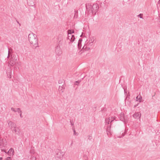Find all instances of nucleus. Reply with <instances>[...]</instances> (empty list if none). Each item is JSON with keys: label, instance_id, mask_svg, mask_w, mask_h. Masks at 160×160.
<instances>
[{"label": "nucleus", "instance_id": "39", "mask_svg": "<svg viewBox=\"0 0 160 160\" xmlns=\"http://www.w3.org/2000/svg\"><path fill=\"white\" fill-rule=\"evenodd\" d=\"M137 106V105H135L134 106V107H135V108Z\"/></svg>", "mask_w": 160, "mask_h": 160}, {"label": "nucleus", "instance_id": "15", "mask_svg": "<svg viewBox=\"0 0 160 160\" xmlns=\"http://www.w3.org/2000/svg\"><path fill=\"white\" fill-rule=\"evenodd\" d=\"M142 99V97L140 95H139L136 98V100L137 101H138L139 102H141V99Z\"/></svg>", "mask_w": 160, "mask_h": 160}, {"label": "nucleus", "instance_id": "29", "mask_svg": "<svg viewBox=\"0 0 160 160\" xmlns=\"http://www.w3.org/2000/svg\"><path fill=\"white\" fill-rule=\"evenodd\" d=\"M88 139L89 140H91L92 139V137L91 136H88Z\"/></svg>", "mask_w": 160, "mask_h": 160}, {"label": "nucleus", "instance_id": "2", "mask_svg": "<svg viewBox=\"0 0 160 160\" xmlns=\"http://www.w3.org/2000/svg\"><path fill=\"white\" fill-rule=\"evenodd\" d=\"M9 127L13 132L16 133L18 134L19 133L20 129L18 127H17L16 124L14 122L10 121L8 122Z\"/></svg>", "mask_w": 160, "mask_h": 160}, {"label": "nucleus", "instance_id": "32", "mask_svg": "<svg viewBox=\"0 0 160 160\" xmlns=\"http://www.w3.org/2000/svg\"><path fill=\"white\" fill-rule=\"evenodd\" d=\"M9 56H10V52H9V50H8V55L7 58H8L9 57Z\"/></svg>", "mask_w": 160, "mask_h": 160}, {"label": "nucleus", "instance_id": "22", "mask_svg": "<svg viewBox=\"0 0 160 160\" xmlns=\"http://www.w3.org/2000/svg\"><path fill=\"white\" fill-rule=\"evenodd\" d=\"M116 118L115 117H111V119L110 120H111L110 123H111L112 122L114 121V120H115Z\"/></svg>", "mask_w": 160, "mask_h": 160}, {"label": "nucleus", "instance_id": "19", "mask_svg": "<svg viewBox=\"0 0 160 160\" xmlns=\"http://www.w3.org/2000/svg\"><path fill=\"white\" fill-rule=\"evenodd\" d=\"M68 34H72L74 32V31L72 30H68Z\"/></svg>", "mask_w": 160, "mask_h": 160}, {"label": "nucleus", "instance_id": "23", "mask_svg": "<svg viewBox=\"0 0 160 160\" xmlns=\"http://www.w3.org/2000/svg\"><path fill=\"white\" fill-rule=\"evenodd\" d=\"M111 125V124L110 125H108V126L107 130L108 132H109L110 131Z\"/></svg>", "mask_w": 160, "mask_h": 160}, {"label": "nucleus", "instance_id": "17", "mask_svg": "<svg viewBox=\"0 0 160 160\" xmlns=\"http://www.w3.org/2000/svg\"><path fill=\"white\" fill-rule=\"evenodd\" d=\"M74 18H77L78 17V11L77 10H75L74 11Z\"/></svg>", "mask_w": 160, "mask_h": 160}, {"label": "nucleus", "instance_id": "33", "mask_svg": "<svg viewBox=\"0 0 160 160\" xmlns=\"http://www.w3.org/2000/svg\"><path fill=\"white\" fill-rule=\"evenodd\" d=\"M62 82V80H60L58 82L59 83H61Z\"/></svg>", "mask_w": 160, "mask_h": 160}, {"label": "nucleus", "instance_id": "18", "mask_svg": "<svg viewBox=\"0 0 160 160\" xmlns=\"http://www.w3.org/2000/svg\"><path fill=\"white\" fill-rule=\"evenodd\" d=\"M110 120L111 118H106L105 120V122L106 123H107V124L108 125Z\"/></svg>", "mask_w": 160, "mask_h": 160}, {"label": "nucleus", "instance_id": "3", "mask_svg": "<svg viewBox=\"0 0 160 160\" xmlns=\"http://www.w3.org/2000/svg\"><path fill=\"white\" fill-rule=\"evenodd\" d=\"M94 40V39L93 37L90 38L89 41L87 40L86 46L85 45L83 47L82 51L83 52L84 49H86L87 50H88L90 49V48H87V47L92 46L93 44Z\"/></svg>", "mask_w": 160, "mask_h": 160}, {"label": "nucleus", "instance_id": "16", "mask_svg": "<svg viewBox=\"0 0 160 160\" xmlns=\"http://www.w3.org/2000/svg\"><path fill=\"white\" fill-rule=\"evenodd\" d=\"M17 112H18L19 114H20V116L21 118H22L23 117L22 115V111L21 110V109L20 108H17Z\"/></svg>", "mask_w": 160, "mask_h": 160}, {"label": "nucleus", "instance_id": "7", "mask_svg": "<svg viewBox=\"0 0 160 160\" xmlns=\"http://www.w3.org/2000/svg\"><path fill=\"white\" fill-rule=\"evenodd\" d=\"M55 52L56 55L58 56H60L62 54V52L60 46H57L56 47Z\"/></svg>", "mask_w": 160, "mask_h": 160}, {"label": "nucleus", "instance_id": "4", "mask_svg": "<svg viewBox=\"0 0 160 160\" xmlns=\"http://www.w3.org/2000/svg\"><path fill=\"white\" fill-rule=\"evenodd\" d=\"M86 12H87L88 13H92V6L91 4L87 3L86 4Z\"/></svg>", "mask_w": 160, "mask_h": 160}, {"label": "nucleus", "instance_id": "34", "mask_svg": "<svg viewBox=\"0 0 160 160\" xmlns=\"http://www.w3.org/2000/svg\"><path fill=\"white\" fill-rule=\"evenodd\" d=\"M125 135V134L124 133H122V136L121 137H120V138H122Z\"/></svg>", "mask_w": 160, "mask_h": 160}, {"label": "nucleus", "instance_id": "8", "mask_svg": "<svg viewBox=\"0 0 160 160\" xmlns=\"http://www.w3.org/2000/svg\"><path fill=\"white\" fill-rule=\"evenodd\" d=\"M67 39H69L71 42H73L74 41L75 38L74 35L72 34H68Z\"/></svg>", "mask_w": 160, "mask_h": 160}, {"label": "nucleus", "instance_id": "14", "mask_svg": "<svg viewBox=\"0 0 160 160\" xmlns=\"http://www.w3.org/2000/svg\"><path fill=\"white\" fill-rule=\"evenodd\" d=\"M119 118L120 120L122 121H124V114L123 113H121L120 115Z\"/></svg>", "mask_w": 160, "mask_h": 160}, {"label": "nucleus", "instance_id": "38", "mask_svg": "<svg viewBox=\"0 0 160 160\" xmlns=\"http://www.w3.org/2000/svg\"><path fill=\"white\" fill-rule=\"evenodd\" d=\"M2 151H3L5 152V153H7V152H6L4 150H2Z\"/></svg>", "mask_w": 160, "mask_h": 160}, {"label": "nucleus", "instance_id": "31", "mask_svg": "<svg viewBox=\"0 0 160 160\" xmlns=\"http://www.w3.org/2000/svg\"><path fill=\"white\" fill-rule=\"evenodd\" d=\"M84 157L85 158V160H88V158L86 156H84Z\"/></svg>", "mask_w": 160, "mask_h": 160}, {"label": "nucleus", "instance_id": "9", "mask_svg": "<svg viewBox=\"0 0 160 160\" xmlns=\"http://www.w3.org/2000/svg\"><path fill=\"white\" fill-rule=\"evenodd\" d=\"M64 154V153L63 152H59L57 153V156L56 157L58 158L59 159H62V158Z\"/></svg>", "mask_w": 160, "mask_h": 160}, {"label": "nucleus", "instance_id": "37", "mask_svg": "<svg viewBox=\"0 0 160 160\" xmlns=\"http://www.w3.org/2000/svg\"><path fill=\"white\" fill-rule=\"evenodd\" d=\"M2 158L1 157L0 158V160H2Z\"/></svg>", "mask_w": 160, "mask_h": 160}, {"label": "nucleus", "instance_id": "5", "mask_svg": "<svg viewBox=\"0 0 160 160\" xmlns=\"http://www.w3.org/2000/svg\"><path fill=\"white\" fill-rule=\"evenodd\" d=\"M17 59L15 58L14 56H11L10 61H8L9 65L11 66L14 65L17 62Z\"/></svg>", "mask_w": 160, "mask_h": 160}, {"label": "nucleus", "instance_id": "25", "mask_svg": "<svg viewBox=\"0 0 160 160\" xmlns=\"http://www.w3.org/2000/svg\"><path fill=\"white\" fill-rule=\"evenodd\" d=\"M30 152L32 154H33L35 152L34 151V150L32 149H31V150H30Z\"/></svg>", "mask_w": 160, "mask_h": 160}, {"label": "nucleus", "instance_id": "12", "mask_svg": "<svg viewBox=\"0 0 160 160\" xmlns=\"http://www.w3.org/2000/svg\"><path fill=\"white\" fill-rule=\"evenodd\" d=\"M141 116V114L139 112H136L133 115V117L135 118H140Z\"/></svg>", "mask_w": 160, "mask_h": 160}, {"label": "nucleus", "instance_id": "28", "mask_svg": "<svg viewBox=\"0 0 160 160\" xmlns=\"http://www.w3.org/2000/svg\"><path fill=\"white\" fill-rule=\"evenodd\" d=\"M11 159V157H8L6 158L5 160H10Z\"/></svg>", "mask_w": 160, "mask_h": 160}, {"label": "nucleus", "instance_id": "35", "mask_svg": "<svg viewBox=\"0 0 160 160\" xmlns=\"http://www.w3.org/2000/svg\"><path fill=\"white\" fill-rule=\"evenodd\" d=\"M36 159V158H35V157H33V158H32V160H35Z\"/></svg>", "mask_w": 160, "mask_h": 160}, {"label": "nucleus", "instance_id": "21", "mask_svg": "<svg viewBox=\"0 0 160 160\" xmlns=\"http://www.w3.org/2000/svg\"><path fill=\"white\" fill-rule=\"evenodd\" d=\"M72 129L74 132V135H78V133L76 132L75 128H73Z\"/></svg>", "mask_w": 160, "mask_h": 160}, {"label": "nucleus", "instance_id": "24", "mask_svg": "<svg viewBox=\"0 0 160 160\" xmlns=\"http://www.w3.org/2000/svg\"><path fill=\"white\" fill-rule=\"evenodd\" d=\"M80 82V81H77L75 82V84L76 85H78V84H79V83Z\"/></svg>", "mask_w": 160, "mask_h": 160}, {"label": "nucleus", "instance_id": "30", "mask_svg": "<svg viewBox=\"0 0 160 160\" xmlns=\"http://www.w3.org/2000/svg\"><path fill=\"white\" fill-rule=\"evenodd\" d=\"M70 123H71V125H74V123H73V122H72V121H70Z\"/></svg>", "mask_w": 160, "mask_h": 160}, {"label": "nucleus", "instance_id": "20", "mask_svg": "<svg viewBox=\"0 0 160 160\" xmlns=\"http://www.w3.org/2000/svg\"><path fill=\"white\" fill-rule=\"evenodd\" d=\"M3 139H1V138H0V146L4 145V144L3 143Z\"/></svg>", "mask_w": 160, "mask_h": 160}, {"label": "nucleus", "instance_id": "13", "mask_svg": "<svg viewBox=\"0 0 160 160\" xmlns=\"http://www.w3.org/2000/svg\"><path fill=\"white\" fill-rule=\"evenodd\" d=\"M14 153V150L12 148H10L8 152V153L9 156H11L13 155Z\"/></svg>", "mask_w": 160, "mask_h": 160}, {"label": "nucleus", "instance_id": "1", "mask_svg": "<svg viewBox=\"0 0 160 160\" xmlns=\"http://www.w3.org/2000/svg\"><path fill=\"white\" fill-rule=\"evenodd\" d=\"M28 40L31 46L33 48H36L38 47V43L37 35L33 33H30L28 36Z\"/></svg>", "mask_w": 160, "mask_h": 160}, {"label": "nucleus", "instance_id": "26", "mask_svg": "<svg viewBox=\"0 0 160 160\" xmlns=\"http://www.w3.org/2000/svg\"><path fill=\"white\" fill-rule=\"evenodd\" d=\"M11 110L14 112H17V110H15V109L14 108H11Z\"/></svg>", "mask_w": 160, "mask_h": 160}, {"label": "nucleus", "instance_id": "36", "mask_svg": "<svg viewBox=\"0 0 160 160\" xmlns=\"http://www.w3.org/2000/svg\"><path fill=\"white\" fill-rule=\"evenodd\" d=\"M158 4H160V0H159L158 2Z\"/></svg>", "mask_w": 160, "mask_h": 160}, {"label": "nucleus", "instance_id": "11", "mask_svg": "<svg viewBox=\"0 0 160 160\" xmlns=\"http://www.w3.org/2000/svg\"><path fill=\"white\" fill-rule=\"evenodd\" d=\"M13 33L17 37L19 36L20 31L17 28H16L13 30Z\"/></svg>", "mask_w": 160, "mask_h": 160}, {"label": "nucleus", "instance_id": "10", "mask_svg": "<svg viewBox=\"0 0 160 160\" xmlns=\"http://www.w3.org/2000/svg\"><path fill=\"white\" fill-rule=\"evenodd\" d=\"M27 3L28 5L31 6H35V3L33 0H28Z\"/></svg>", "mask_w": 160, "mask_h": 160}, {"label": "nucleus", "instance_id": "6", "mask_svg": "<svg viewBox=\"0 0 160 160\" xmlns=\"http://www.w3.org/2000/svg\"><path fill=\"white\" fill-rule=\"evenodd\" d=\"M98 8L99 6L97 3L93 4L92 8V13H95V14H96Z\"/></svg>", "mask_w": 160, "mask_h": 160}, {"label": "nucleus", "instance_id": "27", "mask_svg": "<svg viewBox=\"0 0 160 160\" xmlns=\"http://www.w3.org/2000/svg\"><path fill=\"white\" fill-rule=\"evenodd\" d=\"M138 17H139L140 18H142V14H140L138 15Z\"/></svg>", "mask_w": 160, "mask_h": 160}]
</instances>
